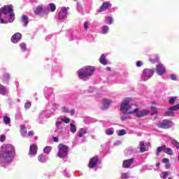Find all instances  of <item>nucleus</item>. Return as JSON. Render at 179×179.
Wrapping results in <instances>:
<instances>
[{
    "label": "nucleus",
    "mask_w": 179,
    "mask_h": 179,
    "mask_svg": "<svg viewBox=\"0 0 179 179\" xmlns=\"http://www.w3.org/2000/svg\"><path fill=\"white\" fill-rule=\"evenodd\" d=\"M6 93V88H5V86L0 85V94H5Z\"/></svg>",
    "instance_id": "2f4dec72"
},
{
    "label": "nucleus",
    "mask_w": 179,
    "mask_h": 179,
    "mask_svg": "<svg viewBox=\"0 0 179 179\" xmlns=\"http://www.w3.org/2000/svg\"><path fill=\"white\" fill-rule=\"evenodd\" d=\"M108 8H111V3L108 1L103 2L98 12H104V10L108 9Z\"/></svg>",
    "instance_id": "ddd939ff"
},
{
    "label": "nucleus",
    "mask_w": 179,
    "mask_h": 179,
    "mask_svg": "<svg viewBox=\"0 0 179 179\" xmlns=\"http://www.w3.org/2000/svg\"><path fill=\"white\" fill-rule=\"evenodd\" d=\"M84 28L85 29V30H87V29H89V22H84Z\"/></svg>",
    "instance_id": "8fccbe9b"
},
{
    "label": "nucleus",
    "mask_w": 179,
    "mask_h": 179,
    "mask_svg": "<svg viewBox=\"0 0 179 179\" xmlns=\"http://www.w3.org/2000/svg\"><path fill=\"white\" fill-rule=\"evenodd\" d=\"M49 13H50V11H48V12L45 13H42V14H41V17H43V16H44V15H48Z\"/></svg>",
    "instance_id": "052dcab7"
},
{
    "label": "nucleus",
    "mask_w": 179,
    "mask_h": 179,
    "mask_svg": "<svg viewBox=\"0 0 179 179\" xmlns=\"http://www.w3.org/2000/svg\"><path fill=\"white\" fill-rule=\"evenodd\" d=\"M6 139V137L3 135L0 136V142H5V140Z\"/></svg>",
    "instance_id": "09e8293b"
},
{
    "label": "nucleus",
    "mask_w": 179,
    "mask_h": 179,
    "mask_svg": "<svg viewBox=\"0 0 179 179\" xmlns=\"http://www.w3.org/2000/svg\"><path fill=\"white\" fill-rule=\"evenodd\" d=\"M44 10V8H43V6H38L36 7V10L34 11L35 15H40V13H41V12H43Z\"/></svg>",
    "instance_id": "a878e982"
},
{
    "label": "nucleus",
    "mask_w": 179,
    "mask_h": 179,
    "mask_svg": "<svg viewBox=\"0 0 179 179\" xmlns=\"http://www.w3.org/2000/svg\"><path fill=\"white\" fill-rule=\"evenodd\" d=\"M106 135H113L114 134V131L111 130V129H108L106 130Z\"/></svg>",
    "instance_id": "ea45409f"
},
{
    "label": "nucleus",
    "mask_w": 179,
    "mask_h": 179,
    "mask_svg": "<svg viewBox=\"0 0 179 179\" xmlns=\"http://www.w3.org/2000/svg\"><path fill=\"white\" fill-rule=\"evenodd\" d=\"M171 109L172 110V111H177V110L179 109V103L171 107Z\"/></svg>",
    "instance_id": "58836bf2"
},
{
    "label": "nucleus",
    "mask_w": 179,
    "mask_h": 179,
    "mask_svg": "<svg viewBox=\"0 0 179 179\" xmlns=\"http://www.w3.org/2000/svg\"><path fill=\"white\" fill-rule=\"evenodd\" d=\"M156 72L159 76L164 75L166 73V67L163 64H159L157 66Z\"/></svg>",
    "instance_id": "9d476101"
},
{
    "label": "nucleus",
    "mask_w": 179,
    "mask_h": 179,
    "mask_svg": "<svg viewBox=\"0 0 179 179\" xmlns=\"http://www.w3.org/2000/svg\"><path fill=\"white\" fill-rule=\"evenodd\" d=\"M157 167H160V163H157Z\"/></svg>",
    "instance_id": "338daca9"
},
{
    "label": "nucleus",
    "mask_w": 179,
    "mask_h": 179,
    "mask_svg": "<svg viewBox=\"0 0 179 179\" xmlns=\"http://www.w3.org/2000/svg\"><path fill=\"white\" fill-rule=\"evenodd\" d=\"M164 149H166L165 145L158 147L156 150V156H159L162 152H164Z\"/></svg>",
    "instance_id": "6ab92c4d"
},
{
    "label": "nucleus",
    "mask_w": 179,
    "mask_h": 179,
    "mask_svg": "<svg viewBox=\"0 0 179 179\" xmlns=\"http://www.w3.org/2000/svg\"><path fill=\"white\" fill-rule=\"evenodd\" d=\"M136 117H138V118H142V117H145V115H148V114L150 113V110H141V111H136Z\"/></svg>",
    "instance_id": "4468645a"
},
{
    "label": "nucleus",
    "mask_w": 179,
    "mask_h": 179,
    "mask_svg": "<svg viewBox=\"0 0 179 179\" xmlns=\"http://www.w3.org/2000/svg\"><path fill=\"white\" fill-rule=\"evenodd\" d=\"M108 31V26L104 25L103 27V30H102L103 34H107Z\"/></svg>",
    "instance_id": "72a5a7b5"
},
{
    "label": "nucleus",
    "mask_w": 179,
    "mask_h": 179,
    "mask_svg": "<svg viewBox=\"0 0 179 179\" xmlns=\"http://www.w3.org/2000/svg\"><path fill=\"white\" fill-rule=\"evenodd\" d=\"M43 152H44V153H47V154L50 153V152H51V147H50V146H46V147L44 148V149H43Z\"/></svg>",
    "instance_id": "f704fd0d"
},
{
    "label": "nucleus",
    "mask_w": 179,
    "mask_h": 179,
    "mask_svg": "<svg viewBox=\"0 0 179 179\" xmlns=\"http://www.w3.org/2000/svg\"><path fill=\"white\" fill-rule=\"evenodd\" d=\"M94 71H96L94 67L88 66L86 67L85 69H81L77 72L78 78H80V79H85V78H89V76H92V75L94 73Z\"/></svg>",
    "instance_id": "7ed1b4c3"
},
{
    "label": "nucleus",
    "mask_w": 179,
    "mask_h": 179,
    "mask_svg": "<svg viewBox=\"0 0 179 179\" xmlns=\"http://www.w3.org/2000/svg\"><path fill=\"white\" fill-rule=\"evenodd\" d=\"M50 12H55L57 10V6H55V3H49Z\"/></svg>",
    "instance_id": "c85d7f7f"
},
{
    "label": "nucleus",
    "mask_w": 179,
    "mask_h": 179,
    "mask_svg": "<svg viewBox=\"0 0 179 179\" xmlns=\"http://www.w3.org/2000/svg\"><path fill=\"white\" fill-rule=\"evenodd\" d=\"M70 132H71V134L76 132V126H75L73 123L70 124Z\"/></svg>",
    "instance_id": "c756f323"
},
{
    "label": "nucleus",
    "mask_w": 179,
    "mask_h": 179,
    "mask_svg": "<svg viewBox=\"0 0 179 179\" xmlns=\"http://www.w3.org/2000/svg\"><path fill=\"white\" fill-rule=\"evenodd\" d=\"M38 160L41 163H45V157H44L43 155H41L38 157Z\"/></svg>",
    "instance_id": "7c9ffc66"
},
{
    "label": "nucleus",
    "mask_w": 179,
    "mask_h": 179,
    "mask_svg": "<svg viewBox=\"0 0 179 179\" xmlns=\"http://www.w3.org/2000/svg\"><path fill=\"white\" fill-rule=\"evenodd\" d=\"M22 39V34L17 32L15 33L12 37H11V41L12 43H13L14 44H15V43H19V41H20V40Z\"/></svg>",
    "instance_id": "9b49d317"
},
{
    "label": "nucleus",
    "mask_w": 179,
    "mask_h": 179,
    "mask_svg": "<svg viewBox=\"0 0 179 179\" xmlns=\"http://www.w3.org/2000/svg\"><path fill=\"white\" fill-rule=\"evenodd\" d=\"M29 155L34 156L37 155V145L32 144L29 148Z\"/></svg>",
    "instance_id": "2eb2a0df"
},
{
    "label": "nucleus",
    "mask_w": 179,
    "mask_h": 179,
    "mask_svg": "<svg viewBox=\"0 0 179 179\" xmlns=\"http://www.w3.org/2000/svg\"><path fill=\"white\" fill-rule=\"evenodd\" d=\"M164 152L166 153V155H169V156H173V150L170 148H166L165 145V148L164 149Z\"/></svg>",
    "instance_id": "5701e85b"
},
{
    "label": "nucleus",
    "mask_w": 179,
    "mask_h": 179,
    "mask_svg": "<svg viewBox=\"0 0 179 179\" xmlns=\"http://www.w3.org/2000/svg\"><path fill=\"white\" fill-rule=\"evenodd\" d=\"M27 136H34V131H29Z\"/></svg>",
    "instance_id": "603ef678"
},
{
    "label": "nucleus",
    "mask_w": 179,
    "mask_h": 179,
    "mask_svg": "<svg viewBox=\"0 0 179 179\" xmlns=\"http://www.w3.org/2000/svg\"><path fill=\"white\" fill-rule=\"evenodd\" d=\"M169 140L171 141L172 145H174L175 148L176 149H179V143L177 141V140L173 139V138H169Z\"/></svg>",
    "instance_id": "393cba45"
},
{
    "label": "nucleus",
    "mask_w": 179,
    "mask_h": 179,
    "mask_svg": "<svg viewBox=\"0 0 179 179\" xmlns=\"http://www.w3.org/2000/svg\"><path fill=\"white\" fill-rule=\"evenodd\" d=\"M52 141L53 142H58L59 141V138H58V137H52Z\"/></svg>",
    "instance_id": "6e6d98bb"
},
{
    "label": "nucleus",
    "mask_w": 179,
    "mask_h": 179,
    "mask_svg": "<svg viewBox=\"0 0 179 179\" xmlns=\"http://www.w3.org/2000/svg\"><path fill=\"white\" fill-rule=\"evenodd\" d=\"M122 179L129 178V173H122Z\"/></svg>",
    "instance_id": "c9c22d12"
},
{
    "label": "nucleus",
    "mask_w": 179,
    "mask_h": 179,
    "mask_svg": "<svg viewBox=\"0 0 179 179\" xmlns=\"http://www.w3.org/2000/svg\"><path fill=\"white\" fill-rule=\"evenodd\" d=\"M24 107L26 108H30V107H31V102H27V103H25Z\"/></svg>",
    "instance_id": "a18cd8bd"
},
{
    "label": "nucleus",
    "mask_w": 179,
    "mask_h": 179,
    "mask_svg": "<svg viewBox=\"0 0 179 179\" xmlns=\"http://www.w3.org/2000/svg\"><path fill=\"white\" fill-rule=\"evenodd\" d=\"M171 79L172 80H177V77L176 76V75L172 74V75H171Z\"/></svg>",
    "instance_id": "3c124183"
},
{
    "label": "nucleus",
    "mask_w": 179,
    "mask_h": 179,
    "mask_svg": "<svg viewBox=\"0 0 179 179\" xmlns=\"http://www.w3.org/2000/svg\"><path fill=\"white\" fill-rule=\"evenodd\" d=\"M87 132V129H86V128L80 129L78 137L83 138V136H85V135H86Z\"/></svg>",
    "instance_id": "a211bd4d"
},
{
    "label": "nucleus",
    "mask_w": 179,
    "mask_h": 179,
    "mask_svg": "<svg viewBox=\"0 0 179 179\" xmlns=\"http://www.w3.org/2000/svg\"><path fill=\"white\" fill-rule=\"evenodd\" d=\"M120 118H121L122 121H125V120H127V117H125V116H122Z\"/></svg>",
    "instance_id": "680f3d73"
},
{
    "label": "nucleus",
    "mask_w": 179,
    "mask_h": 179,
    "mask_svg": "<svg viewBox=\"0 0 179 179\" xmlns=\"http://www.w3.org/2000/svg\"><path fill=\"white\" fill-rule=\"evenodd\" d=\"M173 125V122L169 120H164L159 122L157 124L158 128H162V129H169Z\"/></svg>",
    "instance_id": "423d86ee"
},
{
    "label": "nucleus",
    "mask_w": 179,
    "mask_h": 179,
    "mask_svg": "<svg viewBox=\"0 0 179 179\" xmlns=\"http://www.w3.org/2000/svg\"><path fill=\"white\" fill-rule=\"evenodd\" d=\"M176 99L177 98L176 96L171 98V99L169 100V103L174 104V101H176Z\"/></svg>",
    "instance_id": "c03bdc74"
},
{
    "label": "nucleus",
    "mask_w": 179,
    "mask_h": 179,
    "mask_svg": "<svg viewBox=\"0 0 179 179\" xmlns=\"http://www.w3.org/2000/svg\"><path fill=\"white\" fill-rule=\"evenodd\" d=\"M71 115H75V109H72L71 111Z\"/></svg>",
    "instance_id": "bf43d9fd"
},
{
    "label": "nucleus",
    "mask_w": 179,
    "mask_h": 179,
    "mask_svg": "<svg viewBox=\"0 0 179 179\" xmlns=\"http://www.w3.org/2000/svg\"><path fill=\"white\" fill-rule=\"evenodd\" d=\"M113 20L114 19L113 18V15H110L106 17L105 22L107 23V24H113Z\"/></svg>",
    "instance_id": "bb28decb"
},
{
    "label": "nucleus",
    "mask_w": 179,
    "mask_h": 179,
    "mask_svg": "<svg viewBox=\"0 0 179 179\" xmlns=\"http://www.w3.org/2000/svg\"><path fill=\"white\" fill-rule=\"evenodd\" d=\"M20 47H21V50L22 51H26L27 48H26V44L24 43H20Z\"/></svg>",
    "instance_id": "37998d69"
},
{
    "label": "nucleus",
    "mask_w": 179,
    "mask_h": 179,
    "mask_svg": "<svg viewBox=\"0 0 179 179\" xmlns=\"http://www.w3.org/2000/svg\"><path fill=\"white\" fill-rule=\"evenodd\" d=\"M74 1H78V0H74Z\"/></svg>",
    "instance_id": "774afa93"
},
{
    "label": "nucleus",
    "mask_w": 179,
    "mask_h": 179,
    "mask_svg": "<svg viewBox=\"0 0 179 179\" xmlns=\"http://www.w3.org/2000/svg\"><path fill=\"white\" fill-rule=\"evenodd\" d=\"M59 151L57 153V156L61 159H64V157H66L68 156V152H69V147L64 145L63 143L59 144L57 146Z\"/></svg>",
    "instance_id": "20e7f679"
},
{
    "label": "nucleus",
    "mask_w": 179,
    "mask_h": 179,
    "mask_svg": "<svg viewBox=\"0 0 179 179\" xmlns=\"http://www.w3.org/2000/svg\"><path fill=\"white\" fill-rule=\"evenodd\" d=\"M62 110H64V113H69V109L66 108V107L62 108Z\"/></svg>",
    "instance_id": "5fc2aeb1"
},
{
    "label": "nucleus",
    "mask_w": 179,
    "mask_h": 179,
    "mask_svg": "<svg viewBox=\"0 0 179 179\" xmlns=\"http://www.w3.org/2000/svg\"><path fill=\"white\" fill-rule=\"evenodd\" d=\"M68 10H69V7H62L61 10L59 12L58 17L59 20L65 19L66 15H68Z\"/></svg>",
    "instance_id": "0eeeda50"
},
{
    "label": "nucleus",
    "mask_w": 179,
    "mask_h": 179,
    "mask_svg": "<svg viewBox=\"0 0 179 179\" xmlns=\"http://www.w3.org/2000/svg\"><path fill=\"white\" fill-rule=\"evenodd\" d=\"M12 8V5L4 6L3 7L1 8V11L3 13V15H8L11 12H13V8Z\"/></svg>",
    "instance_id": "1a4fd4ad"
},
{
    "label": "nucleus",
    "mask_w": 179,
    "mask_h": 179,
    "mask_svg": "<svg viewBox=\"0 0 179 179\" xmlns=\"http://www.w3.org/2000/svg\"><path fill=\"white\" fill-rule=\"evenodd\" d=\"M110 104H111V101L110 99H103L102 110H107V108L110 107Z\"/></svg>",
    "instance_id": "dca6fc26"
},
{
    "label": "nucleus",
    "mask_w": 179,
    "mask_h": 179,
    "mask_svg": "<svg viewBox=\"0 0 179 179\" xmlns=\"http://www.w3.org/2000/svg\"><path fill=\"white\" fill-rule=\"evenodd\" d=\"M16 156V150L12 144H6L2 146L0 153V160L3 163H12Z\"/></svg>",
    "instance_id": "f257e3e1"
},
{
    "label": "nucleus",
    "mask_w": 179,
    "mask_h": 179,
    "mask_svg": "<svg viewBox=\"0 0 179 179\" xmlns=\"http://www.w3.org/2000/svg\"><path fill=\"white\" fill-rule=\"evenodd\" d=\"M106 71H111V68H110V67H106Z\"/></svg>",
    "instance_id": "e2e57ef3"
},
{
    "label": "nucleus",
    "mask_w": 179,
    "mask_h": 179,
    "mask_svg": "<svg viewBox=\"0 0 179 179\" xmlns=\"http://www.w3.org/2000/svg\"><path fill=\"white\" fill-rule=\"evenodd\" d=\"M162 162H163V163H169V160L167 158H164V159H163Z\"/></svg>",
    "instance_id": "4d7b16f0"
},
{
    "label": "nucleus",
    "mask_w": 179,
    "mask_h": 179,
    "mask_svg": "<svg viewBox=\"0 0 179 179\" xmlns=\"http://www.w3.org/2000/svg\"><path fill=\"white\" fill-rule=\"evenodd\" d=\"M2 17V11H1V8H0V18Z\"/></svg>",
    "instance_id": "0e129e2a"
},
{
    "label": "nucleus",
    "mask_w": 179,
    "mask_h": 179,
    "mask_svg": "<svg viewBox=\"0 0 179 179\" xmlns=\"http://www.w3.org/2000/svg\"><path fill=\"white\" fill-rule=\"evenodd\" d=\"M22 22L24 23V26H27L29 24V17L27 15H22Z\"/></svg>",
    "instance_id": "b1692460"
},
{
    "label": "nucleus",
    "mask_w": 179,
    "mask_h": 179,
    "mask_svg": "<svg viewBox=\"0 0 179 179\" xmlns=\"http://www.w3.org/2000/svg\"><path fill=\"white\" fill-rule=\"evenodd\" d=\"M131 98L124 99L120 105V111L123 114H134L138 111V108H135L134 110H131Z\"/></svg>",
    "instance_id": "f03ea898"
},
{
    "label": "nucleus",
    "mask_w": 179,
    "mask_h": 179,
    "mask_svg": "<svg viewBox=\"0 0 179 179\" xmlns=\"http://www.w3.org/2000/svg\"><path fill=\"white\" fill-rule=\"evenodd\" d=\"M5 77H6V78H9V74H6V75H5Z\"/></svg>",
    "instance_id": "69168bd1"
},
{
    "label": "nucleus",
    "mask_w": 179,
    "mask_h": 179,
    "mask_svg": "<svg viewBox=\"0 0 179 179\" xmlns=\"http://www.w3.org/2000/svg\"><path fill=\"white\" fill-rule=\"evenodd\" d=\"M13 20H15V13H13V11H12L9 14L8 22H9V23H12L13 22Z\"/></svg>",
    "instance_id": "cd10ccee"
},
{
    "label": "nucleus",
    "mask_w": 179,
    "mask_h": 179,
    "mask_svg": "<svg viewBox=\"0 0 179 179\" xmlns=\"http://www.w3.org/2000/svg\"><path fill=\"white\" fill-rule=\"evenodd\" d=\"M20 132L21 135H26V134H27V128H26L25 125H20Z\"/></svg>",
    "instance_id": "4be33fe9"
},
{
    "label": "nucleus",
    "mask_w": 179,
    "mask_h": 179,
    "mask_svg": "<svg viewBox=\"0 0 179 179\" xmlns=\"http://www.w3.org/2000/svg\"><path fill=\"white\" fill-rule=\"evenodd\" d=\"M99 157L95 156L90 159L88 167L89 169H94L97 166V163H99Z\"/></svg>",
    "instance_id": "6e6552de"
},
{
    "label": "nucleus",
    "mask_w": 179,
    "mask_h": 179,
    "mask_svg": "<svg viewBox=\"0 0 179 179\" xmlns=\"http://www.w3.org/2000/svg\"><path fill=\"white\" fill-rule=\"evenodd\" d=\"M139 149L141 153L146 152V146L145 145V143L143 141L139 143Z\"/></svg>",
    "instance_id": "aec40b11"
},
{
    "label": "nucleus",
    "mask_w": 179,
    "mask_h": 179,
    "mask_svg": "<svg viewBox=\"0 0 179 179\" xmlns=\"http://www.w3.org/2000/svg\"><path fill=\"white\" fill-rule=\"evenodd\" d=\"M127 134V131H125V129H121L120 130L119 133H118V136H122L124 135H125Z\"/></svg>",
    "instance_id": "e433bc0d"
},
{
    "label": "nucleus",
    "mask_w": 179,
    "mask_h": 179,
    "mask_svg": "<svg viewBox=\"0 0 179 179\" xmlns=\"http://www.w3.org/2000/svg\"><path fill=\"white\" fill-rule=\"evenodd\" d=\"M62 121L63 122H65V124H69L70 121H71V119L69 118H66V119H62Z\"/></svg>",
    "instance_id": "de8ad7c7"
},
{
    "label": "nucleus",
    "mask_w": 179,
    "mask_h": 179,
    "mask_svg": "<svg viewBox=\"0 0 179 179\" xmlns=\"http://www.w3.org/2000/svg\"><path fill=\"white\" fill-rule=\"evenodd\" d=\"M3 121L4 124H6V125H9V124H10V118L8 116L3 117Z\"/></svg>",
    "instance_id": "473e14b6"
},
{
    "label": "nucleus",
    "mask_w": 179,
    "mask_h": 179,
    "mask_svg": "<svg viewBox=\"0 0 179 179\" xmlns=\"http://www.w3.org/2000/svg\"><path fill=\"white\" fill-rule=\"evenodd\" d=\"M150 62H152V64H156V62H159V57H156L155 59H150Z\"/></svg>",
    "instance_id": "a19ab883"
},
{
    "label": "nucleus",
    "mask_w": 179,
    "mask_h": 179,
    "mask_svg": "<svg viewBox=\"0 0 179 179\" xmlns=\"http://www.w3.org/2000/svg\"><path fill=\"white\" fill-rule=\"evenodd\" d=\"M155 71L156 70L155 69H144V71L143 72V74H142V76H141L142 80L146 81V80H148V79H150L153 76Z\"/></svg>",
    "instance_id": "39448f33"
},
{
    "label": "nucleus",
    "mask_w": 179,
    "mask_h": 179,
    "mask_svg": "<svg viewBox=\"0 0 179 179\" xmlns=\"http://www.w3.org/2000/svg\"><path fill=\"white\" fill-rule=\"evenodd\" d=\"M141 65H143V63H142V62H141V61H138L137 62H136V66H141Z\"/></svg>",
    "instance_id": "864d4df0"
},
{
    "label": "nucleus",
    "mask_w": 179,
    "mask_h": 179,
    "mask_svg": "<svg viewBox=\"0 0 179 179\" xmlns=\"http://www.w3.org/2000/svg\"><path fill=\"white\" fill-rule=\"evenodd\" d=\"M134 160L135 159L134 158L124 160L122 163V167L124 169H129V167H131V164L134 163Z\"/></svg>",
    "instance_id": "f8f14e48"
},
{
    "label": "nucleus",
    "mask_w": 179,
    "mask_h": 179,
    "mask_svg": "<svg viewBox=\"0 0 179 179\" xmlns=\"http://www.w3.org/2000/svg\"><path fill=\"white\" fill-rule=\"evenodd\" d=\"M61 124H62V120H61V121L57 120L55 125H56V127H61Z\"/></svg>",
    "instance_id": "49530a36"
},
{
    "label": "nucleus",
    "mask_w": 179,
    "mask_h": 179,
    "mask_svg": "<svg viewBox=\"0 0 179 179\" xmlns=\"http://www.w3.org/2000/svg\"><path fill=\"white\" fill-rule=\"evenodd\" d=\"M165 117H174V112L171 108H168V110L164 114Z\"/></svg>",
    "instance_id": "412c9836"
},
{
    "label": "nucleus",
    "mask_w": 179,
    "mask_h": 179,
    "mask_svg": "<svg viewBox=\"0 0 179 179\" xmlns=\"http://www.w3.org/2000/svg\"><path fill=\"white\" fill-rule=\"evenodd\" d=\"M0 23H1V24H3L5 23V20L0 17Z\"/></svg>",
    "instance_id": "13d9d810"
},
{
    "label": "nucleus",
    "mask_w": 179,
    "mask_h": 179,
    "mask_svg": "<svg viewBox=\"0 0 179 179\" xmlns=\"http://www.w3.org/2000/svg\"><path fill=\"white\" fill-rule=\"evenodd\" d=\"M168 176H169V172H167V171L162 173V178H167Z\"/></svg>",
    "instance_id": "79ce46f5"
},
{
    "label": "nucleus",
    "mask_w": 179,
    "mask_h": 179,
    "mask_svg": "<svg viewBox=\"0 0 179 179\" xmlns=\"http://www.w3.org/2000/svg\"><path fill=\"white\" fill-rule=\"evenodd\" d=\"M99 62L100 64H102V65H108V62L107 61V59H106V55L103 54L101 55L99 58Z\"/></svg>",
    "instance_id": "f3484780"
},
{
    "label": "nucleus",
    "mask_w": 179,
    "mask_h": 179,
    "mask_svg": "<svg viewBox=\"0 0 179 179\" xmlns=\"http://www.w3.org/2000/svg\"><path fill=\"white\" fill-rule=\"evenodd\" d=\"M151 113L152 114H157V108L155 106H151Z\"/></svg>",
    "instance_id": "4c0bfd02"
}]
</instances>
